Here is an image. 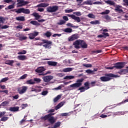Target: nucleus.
Instances as JSON below:
<instances>
[{
	"instance_id": "0e129e2a",
	"label": "nucleus",
	"mask_w": 128,
	"mask_h": 128,
	"mask_svg": "<svg viewBox=\"0 0 128 128\" xmlns=\"http://www.w3.org/2000/svg\"><path fill=\"white\" fill-rule=\"evenodd\" d=\"M102 52V50H96L93 51V52L96 53V54H100V52Z\"/></svg>"
},
{
	"instance_id": "338daca9",
	"label": "nucleus",
	"mask_w": 128,
	"mask_h": 128,
	"mask_svg": "<svg viewBox=\"0 0 128 128\" xmlns=\"http://www.w3.org/2000/svg\"><path fill=\"white\" fill-rule=\"evenodd\" d=\"M83 4H92V1L91 0H87L84 2Z\"/></svg>"
},
{
	"instance_id": "4468645a",
	"label": "nucleus",
	"mask_w": 128,
	"mask_h": 128,
	"mask_svg": "<svg viewBox=\"0 0 128 128\" xmlns=\"http://www.w3.org/2000/svg\"><path fill=\"white\" fill-rule=\"evenodd\" d=\"M69 18H72V20H76L78 22H80V18L78 16H76L74 14H67Z\"/></svg>"
},
{
	"instance_id": "2eb2a0df",
	"label": "nucleus",
	"mask_w": 128,
	"mask_h": 128,
	"mask_svg": "<svg viewBox=\"0 0 128 128\" xmlns=\"http://www.w3.org/2000/svg\"><path fill=\"white\" fill-rule=\"evenodd\" d=\"M28 36L30 40H34L36 36H38V32L30 33L28 34Z\"/></svg>"
},
{
	"instance_id": "f8f14e48",
	"label": "nucleus",
	"mask_w": 128,
	"mask_h": 128,
	"mask_svg": "<svg viewBox=\"0 0 128 128\" xmlns=\"http://www.w3.org/2000/svg\"><path fill=\"white\" fill-rule=\"evenodd\" d=\"M42 78L44 82H50V81L54 78V76H43Z\"/></svg>"
},
{
	"instance_id": "7c9ffc66",
	"label": "nucleus",
	"mask_w": 128,
	"mask_h": 128,
	"mask_svg": "<svg viewBox=\"0 0 128 128\" xmlns=\"http://www.w3.org/2000/svg\"><path fill=\"white\" fill-rule=\"evenodd\" d=\"M60 126V122H58L55 124H54V126L52 127V128H58Z\"/></svg>"
},
{
	"instance_id": "58836bf2",
	"label": "nucleus",
	"mask_w": 128,
	"mask_h": 128,
	"mask_svg": "<svg viewBox=\"0 0 128 128\" xmlns=\"http://www.w3.org/2000/svg\"><path fill=\"white\" fill-rule=\"evenodd\" d=\"M30 24H33V26H38V24H38V22L36 21H31L30 22Z\"/></svg>"
},
{
	"instance_id": "c85d7f7f",
	"label": "nucleus",
	"mask_w": 128,
	"mask_h": 128,
	"mask_svg": "<svg viewBox=\"0 0 128 128\" xmlns=\"http://www.w3.org/2000/svg\"><path fill=\"white\" fill-rule=\"evenodd\" d=\"M119 74H127L126 70V69L121 70L118 72Z\"/></svg>"
},
{
	"instance_id": "c03bdc74",
	"label": "nucleus",
	"mask_w": 128,
	"mask_h": 128,
	"mask_svg": "<svg viewBox=\"0 0 128 128\" xmlns=\"http://www.w3.org/2000/svg\"><path fill=\"white\" fill-rule=\"evenodd\" d=\"M10 104L8 101H5L2 103V106H6V104Z\"/></svg>"
},
{
	"instance_id": "ddd939ff",
	"label": "nucleus",
	"mask_w": 128,
	"mask_h": 128,
	"mask_svg": "<svg viewBox=\"0 0 128 128\" xmlns=\"http://www.w3.org/2000/svg\"><path fill=\"white\" fill-rule=\"evenodd\" d=\"M80 38V36L78 34H75L72 35L71 36L68 38V42H72L73 40H76Z\"/></svg>"
},
{
	"instance_id": "1a4fd4ad",
	"label": "nucleus",
	"mask_w": 128,
	"mask_h": 128,
	"mask_svg": "<svg viewBox=\"0 0 128 128\" xmlns=\"http://www.w3.org/2000/svg\"><path fill=\"white\" fill-rule=\"evenodd\" d=\"M17 8L24 6L29 4L28 2L24 1V0H17Z\"/></svg>"
},
{
	"instance_id": "39448f33",
	"label": "nucleus",
	"mask_w": 128,
	"mask_h": 128,
	"mask_svg": "<svg viewBox=\"0 0 128 128\" xmlns=\"http://www.w3.org/2000/svg\"><path fill=\"white\" fill-rule=\"evenodd\" d=\"M106 76H101L100 78V80H101V82H110V80H112V78H114L115 75L112 74H107Z\"/></svg>"
},
{
	"instance_id": "0eeeda50",
	"label": "nucleus",
	"mask_w": 128,
	"mask_h": 128,
	"mask_svg": "<svg viewBox=\"0 0 128 128\" xmlns=\"http://www.w3.org/2000/svg\"><path fill=\"white\" fill-rule=\"evenodd\" d=\"M48 12H56L58 10V6H50L46 8Z\"/></svg>"
},
{
	"instance_id": "09e8293b",
	"label": "nucleus",
	"mask_w": 128,
	"mask_h": 128,
	"mask_svg": "<svg viewBox=\"0 0 128 128\" xmlns=\"http://www.w3.org/2000/svg\"><path fill=\"white\" fill-rule=\"evenodd\" d=\"M28 104H22V110H24V108H28Z\"/></svg>"
},
{
	"instance_id": "c9c22d12",
	"label": "nucleus",
	"mask_w": 128,
	"mask_h": 128,
	"mask_svg": "<svg viewBox=\"0 0 128 128\" xmlns=\"http://www.w3.org/2000/svg\"><path fill=\"white\" fill-rule=\"evenodd\" d=\"M60 98H62V96L60 95H58L54 99V102H58V100H60Z\"/></svg>"
},
{
	"instance_id": "13d9d810",
	"label": "nucleus",
	"mask_w": 128,
	"mask_h": 128,
	"mask_svg": "<svg viewBox=\"0 0 128 128\" xmlns=\"http://www.w3.org/2000/svg\"><path fill=\"white\" fill-rule=\"evenodd\" d=\"M4 2L6 4H10V2H14V1L12 0H4Z\"/></svg>"
},
{
	"instance_id": "37998d69",
	"label": "nucleus",
	"mask_w": 128,
	"mask_h": 128,
	"mask_svg": "<svg viewBox=\"0 0 128 128\" xmlns=\"http://www.w3.org/2000/svg\"><path fill=\"white\" fill-rule=\"evenodd\" d=\"M26 54V50H23L21 52H20L18 53V54Z\"/></svg>"
},
{
	"instance_id": "a19ab883",
	"label": "nucleus",
	"mask_w": 128,
	"mask_h": 128,
	"mask_svg": "<svg viewBox=\"0 0 128 128\" xmlns=\"http://www.w3.org/2000/svg\"><path fill=\"white\" fill-rule=\"evenodd\" d=\"M44 36H46V38H50L52 36V32H46L44 34Z\"/></svg>"
},
{
	"instance_id": "473e14b6",
	"label": "nucleus",
	"mask_w": 128,
	"mask_h": 128,
	"mask_svg": "<svg viewBox=\"0 0 128 128\" xmlns=\"http://www.w3.org/2000/svg\"><path fill=\"white\" fill-rule=\"evenodd\" d=\"M34 80L36 84H40L42 82V80L40 78H34Z\"/></svg>"
},
{
	"instance_id": "e433bc0d",
	"label": "nucleus",
	"mask_w": 128,
	"mask_h": 128,
	"mask_svg": "<svg viewBox=\"0 0 128 128\" xmlns=\"http://www.w3.org/2000/svg\"><path fill=\"white\" fill-rule=\"evenodd\" d=\"M8 120V117H6V116H3L1 119L0 120V122H6Z\"/></svg>"
},
{
	"instance_id": "774afa93",
	"label": "nucleus",
	"mask_w": 128,
	"mask_h": 128,
	"mask_svg": "<svg viewBox=\"0 0 128 128\" xmlns=\"http://www.w3.org/2000/svg\"><path fill=\"white\" fill-rule=\"evenodd\" d=\"M124 2V6H128V0H123Z\"/></svg>"
},
{
	"instance_id": "ea45409f",
	"label": "nucleus",
	"mask_w": 128,
	"mask_h": 128,
	"mask_svg": "<svg viewBox=\"0 0 128 128\" xmlns=\"http://www.w3.org/2000/svg\"><path fill=\"white\" fill-rule=\"evenodd\" d=\"M64 32H72V30L70 28H66L64 29Z\"/></svg>"
},
{
	"instance_id": "052dcab7",
	"label": "nucleus",
	"mask_w": 128,
	"mask_h": 128,
	"mask_svg": "<svg viewBox=\"0 0 128 128\" xmlns=\"http://www.w3.org/2000/svg\"><path fill=\"white\" fill-rule=\"evenodd\" d=\"M48 94V90H44L43 91L41 94H42V96H46Z\"/></svg>"
},
{
	"instance_id": "9d476101",
	"label": "nucleus",
	"mask_w": 128,
	"mask_h": 128,
	"mask_svg": "<svg viewBox=\"0 0 128 128\" xmlns=\"http://www.w3.org/2000/svg\"><path fill=\"white\" fill-rule=\"evenodd\" d=\"M42 41L43 42V44H46L43 45L44 48H48L52 46V42L49 41L48 40H42Z\"/></svg>"
},
{
	"instance_id": "6e6552de",
	"label": "nucleus",
	"mask_w": 128,
	"mask_h": 128,
	"mask_svg": "<svg viewBox=\"0 0 128 128\" xmlns=\"http://www.w3.org/2000/svg\"><path fill=\"white\" fill-rule=\"evenodd\" d=\"M17 90L20 94H24L26 92V90H28V86H22L21 87H19L18 88Z\"/></svg>"
},
{
	"instance_id": "864d4df0",
	"label": "nucleus",
	"mask_w": 128,
	"mask_h": 128,
	"mask_svg": "<svg viewBox=\"0 0 128 128\" xmlns=\"http://www.w3.org/2000/svg\"><path fill=\"white\" fill-rule=\"evenodd\" d=\"M28 76V74H24L21 76L20 78V80H24Z\"/></svg>"
},
{
	"instance_id": "de8ad7c7",
	"label": "nucleus",
	"mask_w": 128,
	"mask_h": 128,
	"mask_svg": "<svg viewBox=\"0 0 128 128\" xmlns=\"http://www.w3.org/2000/svg\"><path fill=\"white\" fill-rule=\"evenodd\" d=\"M83 66H85V68H92V64H83Z\"/></svg>"
},
{
	"instance_id": "4be33fe9",
	"label": "nucleus",
	"mask_w": 128,
	"mask_h": 128,
	"mask_svg": "<svg viewBox=\"0 0 128 128\" xmlns=\"http://www.w3.org/2000/svg\"><path fill=\"white\" fill-rule=\"evenodd\" d=\"M104 2L107 4H110V6H116V3L112 0H105Z\"/></svg>"
},
{
	"instance_id": "f704fd0d",
	"label": "nucleus",
	"mask_w": 128,
	"mask_h": 128,
	"mask_svg": "<svg viewBox=\"0 0 128 128\" xmlns=\"http://www.w3.org/2000/svg\"><path fill=\"white\" fill-rule=\"evenodd\" d=\"M86 88L84 86H82L78 88V90H80V92H86Z\"/></svg>"
},
{
	"instance_id": "aec40b11",
	"label": "nucleus",
	"mask_w": 128,
	"mask_h": 128,
	"mask_svg": "<svg viewBox=\"0 0 128 128\" xmlns=\"http://www.w3.org/2000/svg\"><path fill=\"white\" fill-rule=\"evenodd\" d=\"M18 58L19 60H28V57L24 55H20L18 56Z\"/></svg>"
},
{
	"instance_id": "79ce46f5",
	"label": "nucleus",
	"mask_w": 128,
	"mask_h": 128,
	"mask_svg": "<svg viewBox=\"0 0 128 128\" xmlns=\"http://www.w3.org/2000/svg\"><path fill=\"white\" fill-rule=\"evenodd\" d=\"M8 80V78H2L0 81V82H6L7 80Z\"/></svg>"
},
{
	"instance_id": "423d86ee",
	"label": "nucleus",
	"mask_w": 128,
	"mask_h": 128,
	"mask_svg": "<svg viewBox=\"0 0 128 128\" xmlns=\"http://www.w3.org/2000/svg\"><path fill=\"white\" fill-rule=\"evenodd\" d=\"M12 12H17V14H22V12L23 14H30V11L28 9H26L24 8H20L16 10V9H14V10H12Z\"/></svg>"
},
{
	"instance_id": "f03ea898",
	"label": "nucleus",
	"mask_w": 128,
	"mask_h": 128,
	"mask_svg": "<svg viewBox=\"0 0 128 128\" xmlns=\"http://www.w3.org/2000/svg\"><path fill=\"white\" fill-rule=\"evenodd\" d=\"M55 114H56L54 113H50L47 115L42 116L40 119L42 120H44V122H46V120H48L50 124H54L56 122V120L52 116H54Z\"/></svg>"
},
{
	"instance_id": "cd10ccee",
	"label": "nucleus",
	"mask_w": 128,
	"mask_h": 128,
	"mask_svg": "<svg viewBox=\"0 0 128 128\" xmlns=\"http://www.w3.org/2000/svg\"><path fill=\"white\" fill-rule=\"evenodd\" d=\"M32 16L36 18V20H38V18H40V16L38 13L34 12L32 14Z\"/></svg>"
},
{
	"instance_id": "e2e57ef3",
	"label": "nucleus",
	"mask_w": 128,
	"mask_h": 128,
	"mask_svg": "<svg viewBox=\"0 0 128 128\" xmlns=\"http://www.w3.org/2000/svg\"><path fill=\"white\" fill-rule=\"evenodd\" d=\"M57 76H59L60 78H62L64 74L62 73H58L56 74Z\"/></svg>"
},
{
	"instance_id": "69168bd1",
	"label": "nucleus",
	"mask_w": 128,
	"mask_h": 128,
	"mask_svg": "<svg viewBox=\"0 0 128 128\" xmlns=\"http://www.w3.org/2000/svg\"><path fill=\"white\" fill-rule=\"evenodd\" d=\"M93 4H102V2H96L93 3Z\"/></svg>"
},
{
	"instance_id": "6ab92c4d",
	"label": "nucleus",
	"mask_w": 128,
	"mask_h": 128,
	"mask_svg": "<svg viewBox=\"0 0 128 128\" xmlns=\"http://www.w3.org/2000/svg\"><path fill=\"white\" fill-rule=\"evenodd\" d=\"M47 64L48 66H56L58 64V62L54 61H48Z\"/></svg>"
},
{
	"instance_id": "2f4dec72",
	"label": "nucleus",
	"mask_w": 128,
	"mask_h": 128,
	"mask_svg": "<svg viewBox=\"0 0 128 128\" xmlns=\"http://www.w3.org/2000/svg\"><path fill=\"white\" fill-rule=\"evenodd\" d=\"M90 24H100V22L98 20H96L94 21H92Z\"/></svg>"
},
{
	"instance_id": "5701e85b",
	"label": "nucleus",
	"mask_w": 128,
	"mask_h": 128,
	"mask_svg": "<svg viewBox=\"0 0 128 128\" xmlns=\"http://www.w3.org/2000/svg\"><path fill=\"white\" fill-rule=\"evenodd\" d=\"M16 20H18L20 22H24V20H26V18H24V16L16 17Z\"/></svg>"
},
{
	"instance_id": "9b49d317",
	"label": "nucleus",
	"mask_w": 128,
	"mask_h": 128,
	"mask_svg": "<svg viewBox=\"0 0 128 128\" xmlns=\"http://www.w3.org/2000/svg\"><path fill=\"white\" fill-rule=\"evenodd\" d=\"M46 68L44 66H40L38 67L36 70L35 72H36L37 74H44V72L46 70Z\"/></svg>"
},
{
	"instance_id": "20e7f679",
	"label": "nucleus",
	"mask_w": 128,
	"mask_h": 128,
	"mask_svg": "<svg viewBox=\"0 0 128 128\" xmlns=\"http://www.w3.org/2000/svg\"><path fill=\"white\" fill-rule=\"evenodd\" d=\"M124 64L126 63L124 62H118L114 64V66L112 67H108L107 68L108 70H114V68L116 70H122L124 68Z\"/></svg>"
},
{
	"instance_id": "b1692460",
	"label": "nucleus",
	"mask_w": 128,
	"mask_h": 128,
	"mask_svg": "<svg viewBox=\"0 0 128 128\" xmlns=\"http://www.w3.org/2000/svg\"><path fill=\"white\" fill-rule=\"evenodd\" d=\"M110 35L108 34V33H103V34H100L98 36V38H106L108 36H109Z\"/></svg>"
},
{
	"instance_id": "412c9836",
	"label": "nucleus",
	"mask_w": 128,
	"mask_h": 128,
	"mask_svg": "<svg viewBox=\"0 0 128 128\" xmlns=\"http://www.w3.org/2000/svg\"><path fill=\"white\" fill-rule=\"evenodd\" d=\"M14 62V60H7L5 62V64H8V66H12Z\"/></svg>"
},
{
	"instance_id": "f257e3e1",
	"label": "nucleus",
	"mask_w": 128,
	"mask_h": 128,
	"mask_svg": "<svg viewBox=\"0 0 128 128\" xmlns=\"http://www.w3.org/2000/svg\"><path fill=\"white\" fill-rule=\"evenodd\" d=\"M73 46H74V48H76V50H78L80 48H88V44L84 42V40H76L73 42Z\"/></svg>"
},
{
	"instance_id": "72a5a7b5",
	"label": "nucleus",
	"mask_w": 128,
	"mask_h": 128,
	"mask_svg": "<svg viewBox=\"0 0 128 128\" xmlns=\"http://www.w3.org/2000/svg\"><path fill=\"white\" fill-rule=\"evenodd\" d=\"M84 86L86 88V90H88L90 88V82H86L84 84Z\"/></svg>"
},
{
	"instance_id": "7ed1b4c3",
	"label": "nucleus",
	"mask_w": 128,
	"mask_h": 128,
	"mask_svg": "<svg viewBox=\"0 0 128 128\" xmlns=\"http://www.w3.org/2000/svg\"><path fill=\"white\" fill-rule=\"evenodd\" d=\"M84 78L78 79L76 80V83L72 84L70 86L72 88V90H76V88H78L82 86V82H84Z\"/></svg>"
},
{
	"instance_id": "4c0bfd02",
	"label": "nucleus",
	"mask_w": 128,
	"mask_h": 128,
	"mask_svg": "<svg viewBox=\"0 0 128 128\" xmlns=\"http://www.w3.org/2000/svg\"><path fill=\"white\" fill-rule=\"evenodd\" d=\"M52 74V72L48 70L46 73L38 74V76H46V74Z\"/></svg>"
},
{
	"instance_id": "6e6d98bb",
	"label": "nucleus",
	"mask_w": 128,
	"mask_h": 128,
	"mask_svg": "<svg viewBox=\"0 0 128 128\" xmlns=\"http://www.w3.org/2000/svg\"><path fill=\"white\" fill-rule=\"evenodd\" d=\"M28 38L26 36H22V35L21 36V37H20V40H26Z\"/></svg>"
},
{
	"instance_id": "8fccbe9b",
	"label": "nucleus",
	"mask_w": 128,
	"mask_h": 128,
	"mask_svg": "<svg viewBox=\"0 0 128 128\" xmlns=\"http://www.w3.org/2000/svg\"><path fill=\"white\" fill-rule=\"evenodd\" d=\"M110 12V10H105V12H103L101 13V14H108V13Z\"/></svg>"
},
{
	"instance_id": "a211bd4d",
	"label": "nucleus",
	"mask_w": 128,
	"mask_h": 128,
	"mask_svg": "<svg viewBox=\"0 0 128 128\" xmlns=\"http://www.w3.org/2000/svg\"><path fill=\"white\" fill-rule=\"evenodd\" d=\"M9 110L10 112H19L20 111V107H18V106L10 107L9 108Z\"/></svg>"
},
{
	"instance_id": "680f3d73",
	"label": "nucleus",
	"mask_w": 128,
	"mask_h": 128,
	"mask_svg": "<svg viewBox=\"0 0 128 128\" xmlns=\"http://www.w3.org/2000/svg\"><path fill=\"white\" fill-rule=\"evenodd\" d=\"M70 116V114L68 113H62L61 114L62 116Z\"/></svg>"
},
{
	"instance_id": "bb28decb",
	"label": "nucleus",
	"mask_w": 128,
	"mask_h": 128,
	"mask_svg": "<svg viewBox=\"0 0 128 128\" xmlns=\"http://www.w3.org/2000/svg\"><path fill=\"white\" fill-rule=\"evenodd\" d=\"M72 68H64L62 71L60 72H72Z\"/></svg>"
},
{
	"instance_id": "393cba45",
	"label": "nucleus",
	"mask_w": 128,
	"mask_h": 128,
	"mask_svg": "<svg viewBox=\"0 0 128 128\" xmlns=\"http://www.w3.org/2000/svg\"><path fill=\"white\" fill-rule=\"evenodd\" d=\"M49 4L48 3H41L38 5V6H40V8H46V6H48Z\"/></svg>"
},
{
	"instance_id": "603ef678",
	"label": "nucleus",
	"mask_w": 128,
	"mask_h": 128,
	"mask_svg": "<svg viewBox=\"0 0 128 128\" xmlns=\"http://www.w3.org/2000/svg\"><path fill=\"white\" fill-rule=\"evenodd\" d=\"M74 12V10L72 9L65 10V12L66 14H70V12Z\"/></svg>"
},
{
	"instance_id": "a18cd8bd",
	"label": "nucleus",
	"mask_w": 128,
	"mask_h": 128,
	"mask_svg": "<svg viewBox=\"0 0 128 128\" xmlns=\"http://www.w3.org/2000/svg\"><path fill=\"white\" fill-rule=\"evenodd\" d=\"M66 24V21L64 20H60V22L58 23L59 26H62V24Z\"/></svg>"
},
{
	"instance_id": "4d7b16f0",
	"label": "nucleus",
	"mask_w": 128,
	"mask_h": 128,
	"mask_svg": "<svg viewBox=\"0 0 128 128\" xmlns=\"http://www.w3.org/2000/svg\"><path fill=\"white\" fill-rule=\"evenodd\" d=\"M74 14L78 16H82V13L80 12H74Z\"/></svg>"
},
{
	"instance_id": "a878e982",
	"label": "nucleus",
	"mask_w": 128,
	"mask_h": 128,
	"mask_svg": "<svg viewBox=\"0 0 128 128\" xmlns=\"http://www.w3.org/2000/svg\"><path fill=\"white\" fill-rule=\"evenodd\" d=\"M26 84H36V82L32 79H30V80H28L26 82Z\"/></svg>"
},
{
	"instance_id": "f3484780",
	"label": "nucleus",
	"mask_w": 128,
	"mask_h": 128,
	"mask_svg": "<svg viewBox=\"0 0 128 128\" xmlns=\"http://www.w3.org/2000/svg\"><path fill=\"white\" fill-rule=\"evenodd\" d=\"M114 10L116 12H118L120 14L121 12H124V10L122 9V6L118 5L116 6Z\"/></svg>"
},
{
	"instance_id": "bf43d9fd",
	"label": "nucleus",
	"mask_w": 128,
	"mask_h": 128,
	"mask_svg": "<svg viewBox=\"0 0 128 128\" xmlns=\"http://www.w3.org/2000/svg\"><path fill=\"white\" fill-rule=\"evenodd\" d=\"M76 2H78V6H82V4H82V2H84V0H76Z\"/></svg>"
},
{
	"instance_id": "5fc2aeb1",
	"label": "nucleus",
	"mask_w": 128,
	"mask_h": 128,
	"mask_svg": "<svg viewBox=\"0 0 128 128\" xmlns=\"http://www.w3.org/2000/svg\"><path fill=\"white\" fill-rule=\"evenodd\" d=\"M12 8H14V5H10L7 8V10H12Z\"/></svg>"
},
{
	"instance_id": "dca6fc26",
	"label": "nucleus",
	"mask_w": 128,
	"mask_h": 128,
	"mask_svg": "<svg viewBox=\"0 0 128 128\" xmlns=\"http://www.w3.org/2000/svg\"><path fill=\"white\" fill-rule=\"evenodd\" d=\"M103 112H106L105 114H107L108 116H110L114 115V112L112 111H109L108 109L105 108Z\"/></svg>"
},
{
	"instance_id": "49530a36",
	"label": "nucleus",
	"mask_w": 128,
	"mask_h": 128,
	"mask_svg": "<svg viewBox=\"0 0 128 128\" xmlns=\"http://www.w3.org/2000/svg\"><path fill=\"white\" fill-rule=\"evenodd\" d=\"M0 24H4V18L2 16H0Z\"/></svg>"
},
{
	"instance_id": "c756f323",
	"label": "nucleus",
	"mask_w": 128,
	"mask_h": 128,
	"mask_svg": "<svg viewBox=\"0 0 128 128\" xmlns=\"http://www.w3.org/2000/svg\"><path fill=\"white\" fill-rule=\"evenodd\" d=\"M74 78V76H67L64 78V80H72Z\"/></svg>"
},
{
	"instance_id": "3c124183",
	"label": "nucleus",
	"mask_w": 128,
	"mask_h": 128,
	"mask_svg": "<svg viewBox=\"0 0 128 128\" xmlns=\"http://www.w3.org/2000/svg\"><path fill=\"white\" fill-rule=\"evenodd\" d=\"M88 18H96V16L92 14H88Z\"/></svg>"
}]
</instances>
